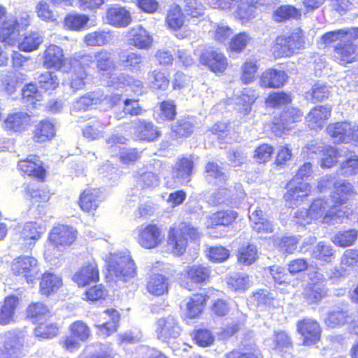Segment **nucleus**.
Masks as SVG:
<instances>
[{
    "instance_id": "1",
    "label": "nucleus",
    "mask_w": 358,
    "mask_h": 358,
    "mask_svg": "<svg viewBox=\"0 0 358 358\" xmlns=\"http://www.w3.org/2000/svg\"><path fill=\"white\" fill-rule=\"evenodd\" d=\"M32 21V16L27 11L9 17L6 8L0 5V43L5 47L17 45L19 50L24 52L37 50L43 43V37L38 31H30L20 40V31H26Z\"/></svg>"
},
{
    "instance_id": "2",
    "label": "nucleus",
    "mask_w": 358,
    "mask_h": 358,
    "mask_svg": "<svg viewBox=\"0 0 358 358\" xmlns=\"http://www.w3.org/2000/svg\"><path fill=\"white\" fill-rule=\"evenodd\" d=\"M334 188L330 196L332 206L329 209L327 200L322 198L313 199L310 204L308 210L313 221L329 223L336 218L348 217L352 214L351 208L345 205L355 194L353 186L349 182H343L335 183Z\"/></svg>"
},
{
    "instance_id": "3",
    "label": "nucleus",
    "mask_w": 358,
    "mask_h": 358,
    "mask_svg": "<svg viewBox=\"0 0 358 358\" xmlns=\"http://www.w3.org/2000/svg\"><path fill=\"white\" fill-rule=\"evenodd\" d=\"M358 39V27L338 29L327 31L321 36L324 46L333 45L331 59L342 66L358 61V45L353 41Z\"/></svg>"
},
{
    "instance_id": "4",
    "label": "nucleus",
    "mask_w": 358,
    "mask_h": 358,
    "mask_svg": "<svg viewBox=\"0 0 358 358\" xmlns=\"http://www.w3.org/2000/svg\"><path fill=\"white\" fill-rule=\"evenodd\" d=\"M94 57L96 69L108 87L118 88L129 84V76L116 73L117 65L111 52L102 49L95 52Z\"/></svg>"
},
{
    "instance_id": "5",
    "label": "nucleus",
    "mask_w": 358,
    "mask_h": 358,
    "mask_svg": "<svg viewBox=\"0 0 358 358\" xmlns=\"http://www.w3.org/2000/svg\"><path fill=\"white\" fill-rule=\"evenodd\" d=\"M201 234L198 228L189 222L182 221L171 226L167 235V245L171 253L177 257L182 255L188 246V241H198Z\"/></svg>"
},
{
    "instance_id": "6",
    "label": "nucleus",
    "mask_w": 358,
    "mask_h": 358,
    "mask_svg": "<svg viewBox=\"0 0 358 358\" xmlns=\"http://www.w3.org/2000/svg\"><path fill=\"white\" fill-rule=\"evenodd\" d=\"M105 278L106 281L128 282L136 275L134 260L128 255L111 254L106 259Z\"/></svg>"
},
{
    "instance_id": "7",
    "label": "nucleus",
    "mask_w": 358,
    "mask_h": 358,
    "mask_svg": "<svg viewBox=\"0 0 358 358\" xmlns=\"http://www.w3.org/2000/svg\"><path fill=\"white\" fill-rule=\"evenodd\" d=\"M305 33L297 27L288 35H279L273 42L272 51L275 59L291 57L305 48Z\"/></svg>"
},
{
    "instance_id": "8",
    "label": "nucleus",
    "mask_w": 358,
    "mask_h": 358,
    "mask_svg": "<svg viewBox=\"0 0 358 358\" xmlns=\"http://www.w3.org/2000/svg\"><path fill=\"white\" fill-rule=\"evenodd\" d=\"M128 139L120 134H112L106 140L107 148L111 153L115 154L120 162L124 165H134L142 158L143 150L136 147L124 148Z\"/></svg>"
},
{
    "instance_id": "9",
    "label": "nucleus",
    "mask_w": 358,
    "mask_h": 358,
    "mask_svg": "<svg viewBox=\"0 0 358 358\" xmlns=\"http://www.w3.org/2000/svg\"><path fill=\"white\" fill-rule=\"evenodd\" d=\"M10 269L13 276L24 280L28 284L34 283L39 273L38 262L31 255H21L12 260Z\"/></svg>"
},
{
    "instance_id": "10",
    "label": "nucleus",
    "mask_w": 358,
    "mask_h": 358,
    "mask_svg": "<svg viewBox=\"0 0 358 358\" xmlns=\"http://www.w3.org/2000/svg\"><path fill=\"white\" fill-rule=\"evenodd\" d=\"M199 64L215 76H222L229 68V62L226 55L219 48L210 47L201 51L199 56Z\"/></svg>"
},
{
    "instance_id": "11",
    "label": "nucleus",
    "mask_w": 358,
    "mask_h": 358,
    "mask_svg": "<svg viewBox=\"0 0 358 358\" xmlns=\"http://www.w3.org/2000/svg\"><path fill=\"white\" fill-rule=\"evenodd\" d=\"M17 169L22 177L34 179L38 182H44L47 179V166L36 155H29L18 160Z\"/></svg>"
},
{
    "instance_id": "12",
    "label": "nucleus",
    "mask_w": 358,
    "mask_h": 358,
    "mask_svg": "<svg viewBox=\"0 0 358 358\" xmlns=\"http://www.w3.org/2000/svg\"><path fill=\"white\" fill-rule=\"evenodd\" d=\"M303 117V111L298 107H288L275 116L271 123V130L276 135H281L296 127Z\"/></svg>"
},
{
    "instance_id": "13",
    "label": "nucleus",
    "mask_w": 358,
    "mask_h": 358,
    "mask_svg": "<svg viewBox=\"0 0 358 358\" xmlns=\"http://www.w3.org/2000/svg\"><path fill=\"white\" fill-rule=\"evenodd\" d=\"M69 336H65L60 344L62 348L70 352L77 350L79 342H86L92 336V331L88 324L83 320H76L69 327Z\"/></svg>"
},
{
    "instance_id": "14",
    "label": "nucleus",
    "mask_w": 358,
    "mask_h": 358,
    "mask_svg": "<svg viewBox=\"0 0 358 358\" xmlns=\"http://www.w3.org/2000/svg\"><path fill=\"white\" fill-rule=\"evenodd\" d=\"M166 27L175 34L179 39L187 38L190 31L187 28L186 16L182 8L178 4H173L166 11L164 19Z\"/></svg>"
},
{
    "instance_id": "15",
    "label": "nucleus",
    "mask_w": 358,
    "mask_h": 358,
    "mask_svg": "<svg viewBox=\"0 0 358 358\" xmlns=\"http://www.w3.org/2000/svg\"><path fill=\"white\" fill-rule=\"evenodd\" d=\"M214 291L213 287H209L207 290L203 289L202 292H194L188 296L185 303V318L195 320L201 317L210 299L209 294ZM216 292H219L217 290Z\"/></svg>"
},
{
    "instance_id": "16",
    "label": "nucleus",
    "mask_w": 358,
    "mask_h": 358,
    "mask_svg": "<svg viewBox=\"0 0 358 358\" xmlns=\"http://www.w3.org/2000/svg\"><path fill=\"white\" fill-rule=\"evenodd\" d=\"M77 236L78 231L73 227L58 224L51 229L48 241L54 248L64 249L76 242Z\"/></svg>"
},
{
    "instance_id": "17",
    "label": "nucleus",
    "mask_w": 358,
    "mask_h": 358,
    "mask_svg": "<svg viewBox=\"0 0 358 358\" xmlns=\"http://www.w3.org/2000/svg\"><path fill=\"white\" fill-rule=\"evenodd\" d=\"M238 216L237 211L231 209L218 210L206 217V229L210 230L209 234L211 237L215 238H222L221 233L216 234L215 231L217 226L229 227L233 225Z\"/></svg>"
},
{
    "instance_id": "18",
    "label": "nucleus",
    "mask_w": 358,
    "mask_h": 358,
    "mask_svg": "<svg viewBox=\"0 0 358 358\" xmlns=\"http://www.w3.org/2000/svg\"><path fill=\"white\" fill-rule=\"evenodd\" d=\"M296 326V331L301 336L304 346H313L320 342L322 329L316 320L303 317L297 321Z\"/></svg>"
},
{
    "instance_id": "19",
    "label": "nucleus",
    "mask_w": 358,
    "mask_h": 358,
    "mask_svg": "<svg viewBox=\"0 0 358 358\" xmlns=\"http://www.w3.org/2000/svg\"><path fill=\"white\" fill-rule=\"evenodd\" d=\"M286 71L269 67L261 72L258 76V86L262 90H278L282 88L289 81Z\"/></svg>"
},
{
    "instance_id": "20",
    "label": "nucleus",
    "mask_w": 358,
    "mask_h": 358,
    "mask_svg": "<svg viewBox=\"0 0 358 358\" xmlns=\"http://www.w3.org/2000/svg\"><path fill=\"white\" fill-rule=\"evenodd\" d=\"M286 192L282 199L291 206H297L311 194V185L305 181L290 179L285 187Z\"/></svg>"
},
{
    "instance_id": "21",
    "label": "nucleus",
    "mask_w": 358,
    "mask_h": 358,
    "mask_svg": "<svg viewBox=\"0 0 358 358\" xmlns=\"http://www.w3.org/2000/svg\"><path fill=\"white\" fill-rule=\"evenodd\" d=\"M91 62V57L87 55L70 59V72L71 73L70 85L72 88L79 90L85 86L87 77L86 69L90 66Z\"/></svg>"
},
{
    "instance_id": "22",
    "label": "nucleus",
    "mask_w": 358,
    "mask_h": 358,
    "mask_svg": "<svg viewBox=\"0 0 358 358\" xmlns=\"http://www.w3.org/2000/svg\"><path fill=\"white\" fill-rule=\"evenodd\" d=\"M164 238L161 227L148 223L138 229L137 243L145 249H153L161 244Z\"/></svg>"
},
{
    "instance_id": "23",
    "label": "nucleus",
    "mask_w": 358,
    "mask_h": 358,
    "mask_svg": "<svg viewBox=\"0 0 358 358\" xmlns=\"http://www.w3.org/2000/svg\"><path fill=\"white\" fill-rule=\"evenodd\" d=\"M102 201L101 189L98 187H88L80 192L77 203L82 212L94 215Z\"/></svg>"
},
{
    "instance_id": "24",
    "label": "nucleus",
    "mask_w": 358,
    "mask_h": 358,
    "mask_svg": "<svg viewBox=\"0 0 358 358\" xmlns=\"http://www.w3.org/2000/svg\"><path fill=\"white\" fill-rule=\"evenodd\" d=\"M31 115L26 112L8 113L2 122L3 129L8 134H22L31 124Z\"/></svg>"
},
{
    "instance_id": "25",
    "label": "nucleus",
    "mask_w": 358,
    "mask_h": 358,
    "mask_svg": "<svg viewBox=\"0 0 358 358\" xmlns=\"http://www.w3.org/2000/svg\"><path fill=\"white\" fill-rule=\"evenodd\" d=\"M100 280L98 264L95 260L82 265L73 275L72 280L79 287H84Z\"/></svg>"
},
{
    "instance_id": "26",
    "label": "nucleus",
    "mask_w": 358,
    "mask_h": 358,
    "mask_svg": "<svg viewBox=\"0 0 358 358\" xmlns=\"http://www.w3.org/2000/svg\"><path fill=\"white\" fill-rule=\"evenodd\" d=\"M43 65L47 69L60 71L66 64L67 59L64 50L59 45L50 43L43 52Z\"/></svg>"
},
{
    "instance_id": "27",
    "label": "nucleus",
    "mask_w": 358,
    "mask_h": 358,
    "mask_svg": "<svg viewBox=\"0 0 358 358\" xmlns=\"http://www.w3.org/2000/svg\"><path fill=\"white\" fill-rule=\"evenodd\" d=\"M181 327L176 317L169 315L159 318L156 322V334L157 338L168 342L178 338L181 333Z\"/></svg>"
},
{
    "instance_id": "28",
    "label": "nucleus",
    "mask_w": 358,
    "mask_h": 358,
    "mask_svg": "<svg viewBox=\"0 0 358 358\" xmlns=\"http://www.w3.org/2000/svg\"><path fill=\"white\" fill-rule=\"evenodd\" d=\"M44 225L36 221L26 222L19 232V241L24 248H32L45 232Z\"/></svg>"
},
{
    "instance_id": "29",
    "label": "nucleus",
    "mask_w": 358,
    "mask_h": 358,
    "mask_svg": "<svg viewBox=\"0 0 358 358\" xmlns=\"http://www.w3.org/2000/svg\"><path fill=\"white\" fill-rule=\"evenodd\" d=\"M327 133L337 143H347L352 140L358 143V127L352 128L345 122H335L327 127Z\"/></svg>"
},
{
    "instance_id": "30",
    "label": "nucleus",
    "mask_w": 358,
    "mask_h": 358,
    "mask_svg": "<svg viewBox=\"0 0 358 358\" xmlns=\"http://www.w3.org/2000/svg\"><path fill=\"white\" fill-rule=\"evenodd\" d=\"M106 20L107 23L114 27L124 28L132 22V16L126 7L110 6L106 9Z\"/></svg>"
},
{
    "instance_id": "31",
    "label": "nucleus",
    "mask_w": 358,
    "mask_h": 358,
    "mask_svg": "<svg viewBox=\"0 0 358 358\" xmlns=\"http://www.w3.org/2000/svg\"><path fill=\"white\" fill-rule=\"evenodd\" d=\"M38 279L39 293L46 297L56 293L63 286L62 276L50 271H44Z\"/></svg>"
},
{
    "instance_id": "32",
    "label": "nucleus",
    "mask_w": 358,
    "mask_h": 358,
    "mask_svg": "<svg viewBox=\"0 0 358 358\" xmlns=\"http://www.w3.org/2000/svg\"><path fill=\"white\" fill-rule=\"evenodd\" d=\"M212 270L210 266L203 264L187 266L184 273L185 279L196 285L209 282L211 279Z\"/></svg>"
},
{
    "instance_id": "33",
    "label": "nucleus",
    "mask_w": 358,
    "mask_h": 358,
    "mask_svg": "<svg viewBox=\"0 0 358 358\" xmlns=\"http://www.w3.org/2000/svg\"><path fill=\"white\" fill-rule=\"evenodd\" d=\"M328 289L324 280L317 279L308 282L303 289V298L309 304H316L327 296Z\"/></svg>"
},
{
    "instance_id": "34",
    "label": "nucleus",
    "mask_w": 358,
    "mask_h": 358,
    "mask_svg": "<svg viewBox=\"0 0 358 358\" xmlns=\"http://www.w3.org/2000/svg\"><path fill=\"white\" fill-rule=\"evenodd\" d=\"M170 280L162 273H153L147 278L145 288L151 295L160 296L169 292Z\"/></svg>"
},
{
    "instance_id": "35",
    "label": "nucleus",
    "mask_w": 358,
    "mask_h": 358,
    "mask_svg": "<svg viewBox=\"0 0 358 358\" xmlns=\"http://www.w3.org/2000/svg\"><path fill=\"white\" fill-rule=\"evenodd\" d=\"M55 136L54 124L48 119H44L37 122L32 131V141L35 143H45L51 141Z\"/></svg>"
},
{
    "instance_id": "36",
    "label": "nucleus",
    "mask_w": 358,
    "mask_h": 358,
    "mask_svg": "<svg viewBox=\"0 0 358 358\" xmlns=\"http://www.w3.org/2000/svg\"><path fill=\"white\" fill-rule=\"evenodd\" d=\"M20 298L15 294L6 296L0 305V325H7L14 321Z\"/></svg>"
},
{
    "instance_id": "37",
    "label": "nucleus",
    "mask_w": 358,
    "mask_h": 358,
    "mask_svg": "<svg viewBox=\"0 0 358 358\" xmlns=\"http://www.w3.org/2000/svg\"><path fill=\"white\" fill-rule=\"evenodd\" d=\"M135 134L140 141L154 142L162 135L160 130L152 121L138 120L135 127Z\"/></svg>"
},
{
    "instance_id": "38",
    "label": "nucleus",
    "mask_w": 358,
    "mask_h": 358,
    "mask_svg": "<svg viewBox=\"0 0 358 358\" xmlns=\"http://www.w3.org/2000/svg\"><path fill=\"white\" fill-rule=\"evenodd\" d=\"M129 34L131 44L137 49L145 50L152 46L153 38L141 24L132 27Z\"/></svg>"
},
{
    "instance_id": "39",
    "label": "nucleus",
    "mask_w": 358,
    "mask_h": 358,
    "mask_svg": "<svg viewBox=\"0 0 358 358\" xmlns=\"http://www.w3.org/2000/svg\"><path fill=\"white\" fill-rule=\"evenodd\" d=\"M331 110V106H315L307 114V122L313 129H322L325 122L330 118Z\"/></svg>"
},
{
    "instance_id": "40",
    "label": "nucleus",
    "mask_w": 358,
    "mask_h": 358,
    "mask_svg": "<svg viewBox=\"0 0 358 358\" xmlns=\"http://www.w3.org/2000/svg\"><path fill=\"white\" fill-rule=\"evenodd\" d=\"M223 358H263V355L255 343H247L228 351Z\"/></svg>"
},
{
    "instance_id": "41",
    "label": "nucleus",
    "mask_w": 358,
    "mask_h": 358,
    "mask_svg": "<svg viewBox=\"0 0 358 358\" xmlns=\"http://www.w3.org/2000/svg\"><path fill=\"white\" fill-rule=\"evenodd\" d=\"M110 318V322L96 325L97 334L103 337H108L117 331L120 325V314L115 308H108L104 310Z\"/></svg>"
},
{
    "instance_id": "42",
    "label": "nucleus",
    "mask_w": 358,
    "mask_h": 358,
    "mask_svg": "<svg viewBox=\"0 0 358 358\" xmlns=\"http://www.w3.org/2000/svg\"><path fill=\"white\" fill-rule=\"evenodd\" d=\"M74 107L78 111L101 108V91H92L80 96L75 101Z\"/></svg>"
},
{
    "instance_id": "43",
    "label": "nucleus",
    "mask_w": 358,
    "mask_h": 358,
    "mask_svg": "<svg viewBox=\"0 0 358 358\" xmlns=\"http://www.w3.org/2000/svg\"><path fill=\"white\" fill-rule=\"evenodd\" d=\"M257 99L258 95L255 88L251 87L243 88L237 97L236 106L238 108V112L243 115H248L251 112L252 106Z\"/></svg>"
},
{
    "instance_id": "44",
    "label": "nucleus",
    "mask_w": 358,
    "mask_h": 358,
    "mask_svg": "<svg viewBox=\"0 0 358 358\" xmlns=\"http://www.w3.org/2000/svg\"><path fill=\"white\" fill-rule=\"evenodd\" d=\"M259 64L257 59H247L241 64L239 79L242 84L249 85L258 78Z\"/></svg>"
},
{
    "instance_id": "45",
    "label": "nucleus",
    "mask_w": 358,
    "mask_h": 358,
    "mask_svg": "<svg viewBox=\"0 0 358 358\" xmlns=\"http://www.w3.org/2000/svg\"><path fill=\"white\" fill-rule=\"evenodd\" d=\"M252 41V37L246 31H240L233 35L227 44V52L229 55L242 53Z\"/></svg>"
},
{
    "instance_id": "46",
    "label": "nucleus",
    "mask_w": 358,
    "mask_h": 358,
    "mask_svg": "<svg viewBox=\"0 0 358 358\" xmlns=\"http://www.w3.org/2000/svg\"><path fill=\"white\" fill-rule=\"evenodd\" d=\"M301 16V10L289 4L280 5L272 13V19L277 23H282L290 19L299 20Z\"/></svg>"
},
{
    "instance_id": "47",
    "label": "nucleus",
    "mask_w": 358,
    "mask_h": 358,
    "mask_svg": "<svg viewBox=\"0 0 358 358\" xmlns=\"http://www.w3.org/2000/svg\"><path fill=\"white\" fill-rule=\"evenodd\" d=\"M26 315L34 323L52 317L48 306L41 301L31 302L29 304L26 309Z\"/></svg>"
},
{
    "instance_id": "48",
    "label": "nucleus",
    "mask_w": 358,
    "mask_h": 358,
    "mask_svg": "<svg viewBox=\"0 0 358 358\" xmlns=\"http://www.w3.org/2000/svg\"><path fill=\"white\" fill-rule=\"evenodd\" d=\"M292 101L293 96L291 92L281 90L270 92L265 98L264 103L268 107L276 108L289 105Z\"/></svg>"
},
{
    "instance_id": "49",
    "label": "nucleus",
    "mask_w": 358,
    "mask_h": 358,
    "mask_svg": "<svg viewBox=\"0 0 358 358\" xmlns=\"http://www.w3.org/2000/svg\"><path fill=\"white\" fill-rule=\"evenodd\" d=\"M237 261L244 266H250L258 259V250L253 243L243 244L236 254Z\"/></svg>"
},
{
    "instance_id": "50",
    "label": "nucleus",
    "mask_w": 358,
    "mask_h": 358,
    "mask_svg": "<svg viewBox=\"0 0 358 358\" xmlns=\"http://www.w3.org/2000/svg\"><path fill=\"white\" fill-rule=\"evenodd\" d=\"M24 194L34 203H47L50 197L49 191L43 187H38L34 182L24 185Z\"/></svg>"
},
{
    "instance_id": "51",
    "label": "nucleus",
    "mask_w": 358,
    "mask_h": 358,
    "mask_svg": "<svg viewBox=\"0 0 358 358\" xmlns=\"http://www.w3.org/2000/svg\"><path fill=\"white\" fill-rule=\"evenodd\" d=\"M37 83L41 92L51 94L59 87V80L54 72L47 71L38 76Z\"/></svg>"
},
{
    "instance_id": "52",
    "label": "nucleus",
    "mask_w": 358,
    "mask_h": 358,
    "mask_svg": "<svg viewBox=\"0 0 358 358\" xmlns=\"http://www.w3.org/2000/svg\"><path fill=\"white\" fill-rule=\"evenodd\" d=\"M46 318L37 323L34 333L36 337L41 339H49L58 334L59 327L57 324Z\"/></svg>"
},
{
    "instance_id": "53",
    "label": "nucleus",
    "mask_w": 358,
    "mask_h": 358,
    "mask_svg": "<svg viewBox=\"0 0 358 358\" xmlns=\"http://www.w3.org/2000/svg\"><path fill=\"white\" fill-rule=\"evenodd\" d=\"M90 20L86 14L70 13L64 18L63 23L66 29L71 31H80L84 29Z\"/></svg>"
},
{
    "instance_id": "54",
    "label": "nucleus",
    "mask_w": 358,
    "mask_h": 358,
    "mask_svg": "<svg viewBox=\"0 0 358 358\" xmlns=\"http://www.w3.org/2000/svg\"><path fill=\"white\" fill-rule=\"evenodd\" d=\"M273 350L283 352L292 349L294 343L291 336L285 330H276L273 334Z\"/></svg>"
},
{
    "instance_id": "55",
    "label": "nucleus",
    "mask_w": 358,
    "mask_h": 358,
    "mask_svg": "<svg viewBox=\"0 0 358 358\" xmlns=\"http://www.w3.org/2000/svg\"><path fill=\"white\" fill-rule=\"evenodd\" d=\"M22 344L16 336H9L1 348L6 358H20L22 355Z\"/></svg>"
},
{
    "instance_id": "56",
    "label": "nucleus",
    "mask_w": 358,
    "mask_h": 358,
    "mask_svg": "<svg viewBox=\"0 0 358 358\" xmlns=\"http://www.w3.org/2000/svg\"><path fill=\"white\" fill-rule=\"evenodd\" d=\"M312 257L323 264L331 262L334 257V251L331 245L324 241L317 243L311 253Z\"/></svg>"
},
{
    "instance_id": "57",
    "label": "nucleus",
    "mask_w": 358,
    "mask_h": 358,
    "mask_svg": "<svg viewBox=\"0 0 358 358\" xmlns=\"http://www.w3.org/2000/svg\"><path fill=\"white\" fill-rule=\"evenodd\" d=\"M252 223V229L257 233H270L272 231V224L264 217L261 209H256L250 217Z\"/></svg>"
},
{
    "instance_id": "58",
    "label": "nucleus",
    "mask_w": 358,
    "mask_h": 358,
    "mask_svg": "<svg viewBox=\"0 0 358 358\" xmlns=\"http://www.w3.org/2000/svg\"><path fill=\"white\" fill-rule=\"evenodd\" d=\"M170 84L169 75L160 69H155L150 73V85L155 91H165Z\"/></svg>"
},
{
    "instance_id": "59",
    "label": "nucleus",
    "mask_w": 358,
    "mask_h": 358,
    "mask_svg": "<svg viewBox=\"0 0 358 358\" xmlns=\"http://www.w3.org/2000/svg\"><path fill=\"white\" fill-rule=\"evenodd\" d=\"M235 17L242 24H247L256 17V8L241 0L235 10Z\"/></svg>"
},
{
    "instance_id": "60",
    "label": "nucleus",
    "mask_w": 358,
    "mask_h": 358,
    "mask_svg": "<svg viewBox=\"0 0 358 358\" xmlns=\"http://www.w3.org/2000/svg\"><path fill=\"white\" fill-rule=\"evenodd\" d=\"M171 131L176 139L189 137L194 132V124L187 119H180L171 126Z\"/></svg>"
},
{
    "instance_id": "61",
    "label": "nucleus",
    "mask_w": 358,
    "mask_h": 358,
    "mask_svg": "<svg viewBox=\"0 0 358 358\" xmlns=\"http://www.w3.org/2000/svg\"><path fill=\"white\" fill-rule=\"evenodd\" d=\"M192 338L195 344L203 348L212 345L215 341L213 333L206 328H199L194 330L192 333Z\"/></svg>"
},
{
    "instance_id": "62",
    "label": "nucleus",
    "mask_w": 358,
    "mask_h": 358,
    "mask_svg": "<svg viewBox=\"0 0 358 358\" xmlns=\"http://www.w3.org/2000/svg\"><path fill=\"white\" fill-rule=\"evenodd\" d=\"M109 35V31L104 30L94 31L87 34L84 36L83 41L87 46H103L108 43Z\"/></svg>"
},
{
    "instance_id": "63",
    "label": "nucleus",
    "mask_w": 358,
    "mask_h": 358,
    "mask_svg": "<svg viewBox=\"0 0 358 358\" xmlns=\"http://www.w3.org/2000/svg\"><path fill=\"white\" fill-rule=\"evenodd\" d=\"M108 291L103 284H95L86 289L84 293L85 300L90 302L105 300Z\"/></svg>"
},
{
    "instance_id": "64",
    "label": "nucleus",
    "mask_w": 358,
    "mask_h": 358,
    "mask_svg": "<svg viewBox=\"0 0 358 358\" xmlns=\"http://www.w3.org/2000/svg\"><path fill=\"white\" fill-rule=\"evenodd\" d=\"M322 159L320 165L324 169H329L335 166L338 162V158L339 157L338 150L328 145L325 146L321 150Z\"/></svg>"
}]
</instances>
